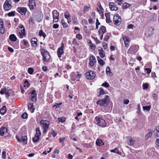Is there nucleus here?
<instances>
[{
    "label": "nucleus",
    "instance_id": "f8f14e48",
    "mask_svg": "<svg viewBox=\"0 0 159 159\" xmlns=\"http://www.w3.org/2000/svg\"><path fill=\"white\" fill-rule=\"evenodd\" d=\"M16 139L19 142H22L24 144H26L27 143V139L26 136H22L21 139L19 138L18 136H16Z\"/></svg>",
    "mask_w": 159,
    "mask_h": 159
},
{
    "label": "nucleus",
    "instance_id": "4be33fe9",
    "mask_svg": "<svg viewBox=\"0 0 159 159\" xmlns=\"http://www.w3.org/2000/svg\"><path fill=\"white\" fill-rule=\"evenodd\" d=\"M106 31V27L104 26H102L100 28L99 30H98L99 35H100L101 34H103Z\"/></svg>",
    "mask_w": 159,
    "mask_h": 159
},
{
    "label": "nucleus",
    "instance_id": "ddd939ff",
    "mask_svg": "<svg viewBox=\"0 0 159 159\" xmlns=\"http://www.w3.org/2000/svg\"><path fill=\"white\" fill-rule=\"evenodd\" d=\"M28 5L30 10H33L36 7V5L34 0H29Z\"/></svg>",
    "mask_w": 159,
    "mask_h": 159
},
{
    "label": "nucleus",
    "instance_id": "2eb2a0df",
    "mask_svg": "<svg viewBox=\"0 0 159 159\" xmlns=\"http://www.w3.org/2000/svg\"><path fill=\"white\" fill-rule=\"evenodd\" d=\"M7 132V128L4 126H2L0 128V135L3 136L6 134Z\"/></svg>",
    "mask_w": 159,
    "mask_h": 159
},
{
    "label": "nucleus",
    "instance_id": "c9c22d12",
    "mask_svg": "<svg viewBox=\"0 0 159 159\" xmlns=\"http://www.w3.org/2000/svg\"><path fill=\"white\" fill-rule=\"evenodd\" d=\"M66 121V118L65 117H59L58 118V122L63 123Z\"/></svg>",
    "mask_w": 159,
    "mask_h": 159
},
{
    "label": "nucleus",
    "instance_id": "a19ab883",
    "mask_svg": "<svg viewBox=\"0 0 159 159\" xmlns=\"http://www.w3.org/2000/svg\"><path fill=\"white\" fill-rule=\"evenodd\" d=\"M7 89H7L6 87L4 88H2L0 91V93L1 94H3L6 92Z\"/></svg>",
    "mask_w": 159,
    "mask_h": 159
},
{
    "label": "nucleus",
    "instance_id": "aec40b11",
    "mask_svg": "<svg viewBox=\"0 0 159 159\" xmlns=\"http://www.w3.org/2000/svg\"><path fill=\"white\" fill-rule=\"evenodd\" d=\"M43 17V15L41 14L37 13L34 15V18H36V21L39 22L41 21Z\"/></svg>",
    "mask_w": 159,
    "mask_h": 159
},
{
    "label": "nucleus",
    "instance_id": "8fccbe9b",
    "mask_svg": "<svg viewBox=\"0 0 159 159\" xmlns=\"http://www.w3.org/2000/svg\"><path fill=\"white\" fill-rule=\"evenodd\" d=\"M89 7L87 6H85L84 8L83 12L85 13L86 12L89 11Z\"/></svg>",
    "mask_w": 159,
    "mask_h": 159
},
{
    "label": "nucleus",
    "instance_id": "09e8293b",
    "mask_svg": "<svg viewBox=\"0 0 159 159\" xmlns=\"http://www.w3.org/2000/svg\"><path fill=\"white\" fill-rule=\"evenodd\" d=\"M11 91V89H9L7 90V91L5 93V94L6 97H8L10 96V95L9 93Z\"/></svg>",
    "mask_w": 159,
    "mask_h": 159
},
{
    "label": "nucleus",
    "instance_id": "c756f323",
    "mask_svg": "<svg viewBox=\"0 0 159 159\" xmlns=\"http://www.w3.org/2000/svg\"><path fill=\"white\" fill-rule=\"evenodd\" d=\"M128 140L129 141V143H128V144L129 145L131 146L133 145L135 141L134 139H133L131 137H129V138Z\"/></svg>",
    "mask_w": 159,
    "mask_h": 159
},
{
    "label": "nucleus",
    "instance_id": "e433bc0d",
    "mask_svg": "<svg viewBox=\"0 0 159 159\" xmlns=\"http://www.w3.org/2000/svg\"><path fill=\"white\" fill-rule=\"evenodd\" d=\"M31 100L32 101H34L37 100V95H31Z\"/></svg>",
    "mask_w": 159,
    "mask_h": 159
},
{
    "label": "nucleus",
    "instance_id": "338daca9",
    "mask_svg": "<svg viewBox=\"0 0 159 159\" xmlns=\"http://www.w3.org/2000/svg\"><path fill=\"white\" fill-rule=\"evenodd\" d=\"M59 27V25L57 24H54L53 25V27L54 29H57Z\"/></svg>",
    "mask_w": 159,
    "mask_h": 159
},
{
    "label": "nucleus",
    "instance_id": "bf43d9fd",
    "mask_svg": "<svg viewBox=\"0 0 159 159\" xmlns=\"http://www.w3.org/2000/svg\"><path fill=\"white\" fill-rule=\"evenodd\" d=\"M90 47L92 49L94 50L95 48V45L94 44L92 43L90 45Z\"/></svg>",
    "mask_w": 159,
    "mask_h": 159
},
{
    "label": "nucleus",
    "instance_id": "9d476101",
    "mask_svg": "<svg viewBox=\"0 0 159 159\" xmlns=\"http://www.w3.org/2000/svg\"><path fill=\"white\" fill-rule=\"evenodd\" d=\"M64 44L63 43H62L61 44V46L59 47L57 52V54L58 57L60 58L61 57L62 54H63V48H64Z\"/></svg>",
    "mask_w": 159,
    "mask_h": 159
},
{
    "label": "nucleus",
    "instance_id": "6e6d98bb",
    "mask_svg": "<svg viewBox=\"0 0 159 159\" xmlns=\"http://www.w3.org/2000/svg\"><path fill=\"white\" fill-rule=\"evenodd\" d=\"M102 85L106 88L108 87L109 86V84L107 82H105L103 83Z\"/></svg>",
    "mask_w": 159,
    "mask_h": 159
},
{
    "label": "nucleus",
    "instance_id": "37998d69",
    "mask_svg": "<svg viewBox=\"0 0 159 159\" xmlns=\"http://www.w3.org/2000/svg\"><path fill=\"white\" fill-rule=\"evenodd\" d=\"M28 109H34L32 103H30L28 105Z\"/></svg>",
    "mask_w": 159,
    "mask_h": 159
},
{
    "label": "nucleus",
    "instance_id": "052dcab7",
    "mask_svg": "<svg viewBox=\"0 0 159 159\" xmlns=\"http://www.w3.org/2000/svg\"><path fill=\"white\" fill-rule=\"evenodd\" d=\"M70 139L73 140L74 141H77V139L74 137L73 135H70Z\"/></svg>",
    "mask_w": 159,
    "mask_h": 159
},
{
    "label": "nucleus",
    "instance_id": "393cba45",
    "mask_svg": "<svg viewBox=\"0 0 159 159\" xmlns=\"http://www.w3.org/2000/svg\"><path fill=\"white\" fill-rule=\"evenodd\" d=\"M105 16L106 17V21L107 23H110L111 22L110 20V13H107L105 14Z\"/></svg>",
    "mask_w": 159,
    "mask_h": 159
},
{
    "label": "nucleus",
    "instance_id": "2f4dec72",
    "mask_svg": "<svg viewBox=\"0 0 159 159\" xmlns=\"http://www.w3.org/2000/svg\"><path fill=\"white\" fill-rule=\"evenodd\" d=\"M36 133L35 135H36L37 136H38L39 137H40L41 134V132L40 130V129L39 127H38L36 129Z\"/></svg>",
    "mask_w": 159,
    "mask_h": 159
},
{
    "label": "nucleus",
    "instance_id": "72a5a7b5",
    "mask_svg": "<svg viewBox=\"0 0 159 159\" xmlns=\"http://www.w3.org/2000/svg\"><path fill=\"white\" fill-rule=\"evenodd\" d=\"M123 36V39L124 40V42L126 41H129L130 39L129 38L128 36H126L125 35H122Z\"/></svg>",
    "mask_w": 159,
    "mask_h": 159
},
{
    "label": "nucleus",
    "instance_id": "20e7f679",
    "mask_svg": "<svg viewBox=\"0 0 159 159\" xmlns=\"http://www.w3.org/2000/svg\"><path fill=\"white\" fill-rule=\"evenodd\" d=\"M95 119L97 122V124L98 126L102 127H104L106 126L107 124L105 120L101 117L96 116L95 118Z\"/></svg>",
    "mask_w": 159,
    "mask_h": 159
},
{
    "label": "nucleus",
    "instance_id": "7ed1b4c3",
    "mask_svg": "<svg viewBox=\"0 0 159 159\" xmlns=\"http://www.w3.org/2000/svg\"><path fill=\"white\" fill-rule=\"evenodd\" d=\"M109 102V99L108 95H105V98L102 100H98L97 103L100 106L106 107L107 106Z\"/></svg>",
    "mask_w": 159,
    "mask_h": 159
},
{
    "label": "nucleus",
    "instance_id": "473e14b6",
    "mask_svg": "<svg viewBox=\"0 0 159 159\" xmlns=\"http://www.w3.org/2000/svg\"><path fill=\"white\" fill-rule=\"evenodd\" d=\"M40 137L38 136L35 135L34 137L33 138L32 140L34 142H37L39 139Z\"/></svg>",
    "mask_w": 159,
    "mask_h": 159
},
{
    "label": "nucleus",
    "instance_id": "ea45409f",
    "mask_svg": "<svg viewBox=\"0 0 159 159\" xmlns=\"http://www.w3.org/2000/svg\"><path fill=\"white\" fill-rule=\"evenodd\" d=\"M116 3L119 5H121L123 2V0H115Z\"/></svg>",
    "mask_w": 159,
    "mask_h": 159
},
{
    "label": "nucleus",
    "instance_id": "680f3d73",
    "mask_svg": "<svg viewBox=\"0 0 159 159\" xmlns=\"http://www.w3.org/2000/svg\"><path fill=\"white\" fill-rule=\"evenodd\" d=\"M7 110H0V112L1 114L4 115L6 112Z\"/></svg>",
    "mask_w": 159,
    "mask_h": 159
},
{
    "label": "nucleus",
    "instance_id": "4d7b16f0",
    "mask_svg": "<svg viewBox=\"0 0 159 159\" xmlns=\"http://www.w3.org/2000/svg\"><path fill=\"white\" fill-rule=\"evenodd\" d=\"M148 84L147 83L143 84V89H147L148 88Z\"/></svg>",
    "mask_w": 159,
    "mask_h": 159
},
{
    "label": "nucleus",
    "instance_id": "dca6fc26",
    "mask_svg": "<svg viewBox=\"0 0 159 159\" xmlns=\"http://www.w3.org/2000/svg\"><path fill=\"white\" fill-rule=\"evenodd\" d=\"M109 7L111 11H116L118 9L116 5L113 2H110Z\"/></svg>",
    "mask_w": 159,
    "mask_h": 159
},
{
    "label": "nucleus",
    "instance_id": "f3484780",
    "mask_svg": "<svg viewBox=\"0 0 159 159\" xmlns=\"http://www.w3.org/2000/svg\"><path fill=\"white\" fill-rule=\"evenodd\" d=\"M5 32V27L2 20H0V34H3Z\"/></svg>",
    "mask_w": 159,
    "mask_h": 159
},
{
    "label": "nucleus",
    "instance_id": "cd10ccee",
    "mask_svg": "<svg viewBox=\"0 0 159 159\" xmlns=\"http://www.w3.org/2000/svg\"><path fill=\"white\" fill-rule=\"evenodd\" d=\"M9 39L11 41L15 42L17 40V38L14 34H12L10 35Z\"/></svg>",
    "mask_w": 159,
    "mask_h": 159
},
{
    "label": "nucleus",
    "instance_id": "0e129e2a",
    "mask_svg": "<svg viewBox=\"0 0 159 159\" xmlns=\"http://www.w3.org/2000/svg\"><path fill=\"white\" fill-rule=\"evenodd\" d=\"M151 107L150 106H143V109H150Z\"/></svg>",
    "mask_w": 159,
    "mask_h": 159
},
{
    "label": "nucleus",
    "instance_id": "6ab92c4d",
    "mask_svg": "<svg viewBox=\"0 0 159 159\" xmlns=\"http://www.w3.org/2000/svg\"><path fill=\"white\" fill-rule=\"evenodd\" d=\"M99 54L100 57L103 58L105 56V53L102 48L101 47L98 48Z\"/></svg>",
    "mask_w": 159,
    "mask_h": 159
},
{
    "label": "nucleus",
    "instance_id": "f704fd0d",
    "mask_svg": "<svg viewBox=\"0 0 159 159\" xmlns=\"http://www.w3.org/2000/svg\"><path fill=\"white\" fill-rule=\"evenodd\" d=\"M111 152L116 153L119 154H121V152L119 151L117 148H115L114 149L111 150Z\"/></svg>",
    "mask_w": 159,
    "mask_h": 159
},
{
    "label": "nucleus",
    "instance_id": "69168bd1",
    "mask_svg": "<svg viewBox=\"0 0 159 159\" xmlns=\"http://www.w3.org/2000/svg\"><path fill=\"white\" fill-rule=\"evenodd\" d=\"M29 23L30 24H33L34 23V19L32 18H30Z\"/></svg>",
    "mask_w": 159,
    "mask_h": 159
},
{
    "label": "nucleus",
    "instance_id": "bb28decb",
    "mask_svg": "<svg viewBox=\"0 0 159 159\" xmlns=\"http://www.w3.org/2000/svg\"><path fill=\"white\" fill-rule=\"evenodd\" d=\"M96 143L97 145L99 146H102L104 144L103 141L101 139H97Z\"/></svg>",
    "mask_w": 159,
    "mask_h": 159
},
{
    "label": "nucleus",
    "instance_id": "f257e3e1",
    "mask_svg": "<svg viewBox=\"0 0 159 159\" xmlns=\"http://www.w3.org/2000/svg\"><path fill=\"white\" fill-rule=\"evenodd\" d=\"M40 124L43 129V133H46L50 125L49 122L47 120H42L40 121Z\"/></svg>",
    "mask_w": 159,
    "mask_h": 159
},
{
    "label": "nucleus",
    "instance_id": "603ef678",
    "mask_svg": "<svg viewBox=\"0 0 159 159\" xmlns=\"http://www.w3.org/2000/svg\"><path fill=\"white\" fill-rule=\"evenodd\" d=\"M76 38L80 40L82 38V36L80 34H77L76 36Z\"/></svg>",
    "mask_w": 159,
    "mask_h": 159
},
{
    "label": "nucleus",
    "instance_id": "b1692460",
    "mask_svg": "<svg viewBox=\"0 0 159 159\" xmlns=\"http://www.w3.org/2000/svg\"><path fill=\"white\" fill-rule=\"evenodd\" d=\"M97 91L98 93V96L99 97H100V96L102 95H104L106 94L105 91L101 88L98 89Z\"/></svg>",
    "mask_w": 159,
    "mask_h": 159
},
{
    "label": "nucleus",
    "instance_id": "a878e982",
    "mask_svg": "<svg viewBox=\"0 0 159 159\" xmlns=\"http://www.w3.org/2000/svg\"><path fill=\"white\" fill-rule=\"evenodd\" d=\"M97 58L99 64L102 66L104 65L105 64V61L99 57H97Z\"/></svg>",
    "mask_w": 159,
    "mask_h": 159
},
{
    "label": "nucleus",
    "instance_id": "58836bf2",
    "mask_svg": "<svg viewBox=\"0 0 159 159\" xmlns=\"http://www.w3.org/2000/svg\"><path fill=\"white\" fill-rule=\"evenodd\" d=\"M62 104V103L59 102L58 103H56L55 105H54L53 106V108H60V106Z\"/></svg>",
    "mask_w": 159,
    "mask_h": 159
},
{
    "label": "nucleus",
    "instance_id": "49530a36",
    "mask_svg": "<svg viewBox=\"0 0 159 159\" xmlns=\"http://www.w3.org/2000/svg\"><path fill=\"white\" fill-rule=\"evenodd\" d=\"M106 73L107 75H109L111 73L110 69L109 66H107L106 68Z\"/></svg>",
    "mask_w": 159,
    "mask_h": 159
},
{
    "label": "nucleus",
    "instance_id": "0eeeda50",
    "mask_svg": "<svg viewBox=\"0 0 159 159\" xmlns=\"http://www.w3.org/2000/svg\"><path fill=\"white\" fill-rule=\"evenodd\" d=\"M113 21L115 25H119L121 22L120 17L118 14H115L114 16Z\"/></svg>",
    "mask_w": 159,
    "mask_h": 159
},
{
    "label": "nucleus",
    "instance_id": "3c124183",
    "mask_svg": "<svg viewBox=\"0 0 159 159\" xmlns=\"http://www.w3.org/2000/svg\"><path fill=\"white\" fill-rule=\"evenodd\" d=\"M28 72L30 74H32L34 72V69L32 68H29L28 70Z\"/></svg>",
    "mask_w": 159,
    "mask_h": 159
},
{
    "label": "nucleus",
    "instance_id": "864d4df0",
    "mask_svg": "<svg viewBox=\"0 0 159 159\" xmlns=\"http://www.w3.org/2000/svg\"><path fill=\"white\" fill-rule=\"evenodd\" d=\"M155 129L156 130V136L158 137L159 136V126L156 127Z\"/></svg>",
    "mask_w": 159,
    "mask_h": 159
},
{
    "label": "nucleus",
    "instance_id": "774afa93",
    "mask_svg": "<svg viewBox=\"0 0 159 159\" xmlns=\"http://www.w3.org/2000/svg\"><path fill=\"white\" fill-rule=\"evenodd\" d=\"M23 41L24 42V45L25 46H27L28 44V41L25 39L23 40Z\"/></svg>",
    "mask_w": 159,
    "mask_h": 159
},
{
    "label": "nucleus",
    "instance_id": "5fc2aeb1",
    "mask_svg": "<svg viewBox=\"0 0 159 159\" xmlns=\"http://www.w3.org/2000/svg\"><path fill=\"white\" fill-rule=\"evenodd\" d=\"M15 13L14 11H11L8 13V15L9 16H15Z\"/></svg>",
    "mask_w": 159,
    "mask_h": 159
},
{
    "label": "nucleus",
    "instance_id": "9b49d317",
    "mask_svg": "<svg viewBox=\"0 0 159 159\" xmlns=\"http://www.w3.org/2000/svg\"><path fill=\"white\" fill-rule=\"evenodd\" d=\"M17 10L18 12L22 15H25L27 11V10L26 8L23 7H20L17 8Z\"/></svg>",
    "mask_w": 159,
    "mask_h": 159
},
{
    "label": "nucleus",
    "instance_id": "a211bd4d",
    "mask_svg": "<svg viewBox=\"0 0 159 159\" xmlns=\"http://www.w3.org/2000/svg\"><path fill=\"white\" fill-rule=\"evenodd\" d=\"M89 60L90 61L89 65L92 67L93 66L94 63L96 62V60L93 56H92L90 57Z\"/></svg>",
    "mask_w": 159,
    "mask_h": 159
},
{
    "label": "nucleus",
    "instance_id": "5701e85b",
    "mask_svg": "<svg viewBox=\"0 0 159 159\" xmlns=\"http://www.w3.org/2000/svg\"><path fill=\"white\" fill-rule=\"evenodd\" d=\"M32 45L33 47H36L37 45V39L36 38H33L31 39Z\"/></svg>",
    "mask_w": 159,
    "mask_h": 159
},
{
    "label": "nucleus",
    "instance_id": "c85d7f7f",
    "mask_svg": "<svg viewBox=\"0 0 159 159\" xmlns=\"http://www.w3.org/2000/svg\"><path fill=\"white\" fill-rule=\"evenodd\" d=\"M130 6V5L128 3L124 2L123 3L122 8L123 9H126L129 7Z\"/></svg>",
    "mask_w": 159,
    "mask_h": 159
},
{
    "label": "nucleus",
    "instance_id": "f03ea898",
    "mask_svg": "<svg viewBox=\"0 0 159 159\" xmlns=\"http://www.w3.org/2000/svg\"><path fill=\"white\" fill-rule=\"evenodd\" d=\"M40 51L43 61L46 62H48L51 58L50 55L48 52L44 49H42Z\"/></svg>",
    "mask_w": 159,
    "mask_h": 159
},
{
    "label": "nucleus",
    "instance_id": "412c9836",
    "mask_svg": "<svg viewBox=\"0 0 159 159\" xmlns=\"http://www.w3.org/2000/svg\"><path fill=\"white\" fill-rule=\"evenodd\" d=\"M19 35L20 38H22L25 35V30L24 28L23 29L21 30H20L19 33Z\"/></svg>",
    "mask_w": 159,
    "mask_h": 159
},
{
    "label": "nucleus",
    "instance_id": "4c0bfd02",
    "mask_svg": "<svg viewBox=\"0 0 159 159\" xmlns=\"http://www.w3.org/2000/svg\"><path fill=\"white\" fill-rule=\"evenodd\" d=\"M61 22L64 28H66L68 26L67 24L65 22L64 19H62Z\"/></svg>",
    "mask_w": 159,
    "mask_h": 159
},
{
    "label": "nucleus",
    "instance_id": "4468645a",
    "mask_svg": "<svg viewBox=\"0 0 159 159\" xmlns=\"http://www.w3.org/2000/svg\"><path fill=\"white\" fill-rule=\"evenodd\" d=\"M154 29L152 27H150L147 30H146L145 33V35L147 37H149L152 35Z\"/></svg>",
    "mask_w": 159,
    "mask_h": 159
},
{
    "label": "nucleus",
    "instance_id": "1a4fd4ad",
    "mask_svg": "<svg viewBox=\"0 0 159 159\" xmlns=\"http://www.w3.org/2000/svg\"><path fill=\"white\" fill-rule=\"evenodd\" d=\"M53 18V22H57L58 21L59 18V13L56 10H54L52 12Z\"/></svg>",
    "mask_w": 159,
    "mask_h": 159
},
{
    "label": "nucleus",
    "instance_id": "79ce46f5",
    "mask_svg": "<svg viewBox=\"0 0 159 159\" xmlns=\"http://www.w3.org/2000/svg\"><path fill=\"white\" fill-rule=\"evenodd\" d=\"M152 132L149 131L145 136V138H146V139H148L149 137H150L152 136Z\"/></svg>",
    "mask_w": 159,
    "mask_h": 159
},
{
    "label": "nucleus",
    "instance_id": "a18cd8bd",
    "mask_svg": "<svg viewBox=\"0 0 159 159\" xmlns=\"http://www.w3.org/2000/svg\"><path fill=\"white\" fill-rule=\"evenodd\" d=\"M30 84L27 80L25 81L24 84V86L25 87L28 88L29 87Z\"/></svg>",
    "mask_w": 159,
    "mask_h": 159
},
{
    "label": "nucleus",
    "instance_id": "39448f33",
    "mask_svg": "<svg viewBox=\"0 0 159 159\" xmlns=\"http://www.w3.org/2000/svg\"><path fill=\"white\" fill-rule=\"evenodd\" d=\"M95 72L92 70H89L85 74L86 78L88 79L93 80L96 76Z\"/></svg>",
    "mask_w": 159,
    "mask_h": 159
},
{
    "label": "nucleus",
    "instance_id": "13d9d810",
    "mask_svg": "<svg viewBox=\"0 0 159 159\" xmlns=\"http://www.w3.org/2000/svg\"><path fill=\"white\" fill-rule=\"evenodd\" d=\"M102 46L104 49H107L108 48L107 44L105 43H102Z\"/></svg>",
    "mask_w": 159,
    "mask_h": 159
},
{
    "label": "nucleus",
    "instance_id": "6e6552de",
    "mask_svg": "<svg viewBox=\"0 0 159 159\" xmlns=\"http://www.w3.org/2000/svg\"><path fill=\"white\" fill-rule=\"evenodd\" d=\"M11 1L10 0H7L5 2L4 5V8L5 10L8 11L11 8Z\"/></svg>",
    "mask_w": 159,
    "mask_h": 159
},
{
    "label": "nucleus",
    "instance_id": "c03bdc74",
    "mask_svg": "<svg viewBox=\"0 0 159 159\" xmlns=\"http://www.w3.org/2000/svg\"><path fill=\"white\" fill-rule=\"evenodd\" d=\"M65 18L66 19H69L70 18V14L68 11H66L64 15Z\"/></svg>",
    "mask_w": 159,
    "mask_h": 159
},
{
    "label": "nucleus",
    "instance_id": "e2e57ef3",
    "mask_svg": "<svg viewBox=\"0 0 159 159\" xmlns=\"http://www.w3.org/2000/svg\"><path fill=\"white\" fill-rule=\"evenodd\" d=\"M2 157L5 159L6 157V152L5 151H3L2 153Z\"/></svg>",
    "mask_w": 159,
    "mask_h": 159
},
{
    "label": "nucleus",
    "instance_id": "de8ad7c7",
    "mask_svg": "<svg viewBox=\"0 0 159 159\" xmlns=\"http://www.w3.org/2000/svg\"><path fill=\"white\" fill-rule=\"evenodd\" d=\"M28 115L26 112H24L21 115V118L23 119H26L27 118Z\"/></svg>",
    "mask_w": 159,
    "mask_h": 159
},
{
    "label": "nucleus",
    "instance_id": "7c9ffc66",
    "mask_svg": "<svg viewBox=\"0 0 159 159\" xmlns=\"http://www.w3.org/2000/svg\"><path fill=\"white\" fill-rule=\"evenodd\" d=\"M39 35L40 36H43L44 38H45L46 36V34L42 30L39 31Z\"/></svg>",
    "mask_w": 159,
    "mask_h": 159
},
{
    "label": "nucleus",
    "instance_id": "423d86ee",
    "mask_svg": "<svg viewBox=\"0 0 159 159\" xmlns=\"http://www.w3.org/2000/svg\"><path fill=\"white\" fill-rule=\"evenodd\" d=\"M139 49V46L136 45L131 46L128 51V52L134 54Z\"/></svg>",
    "mask_w": 159,
    "mask_h": 159
}]
</instances>
